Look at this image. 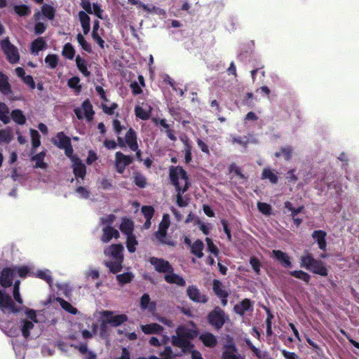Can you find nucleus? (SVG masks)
Here are the masks:
<instances>
[{
    "instance_id": "1",
    "label": "nucleus",
    "mask_w": 359,
    "mask_h": 359,
    "mask_svg": "<svg viewBox=\"0 0 359 359\" xmlns=\"http://www.w3.org/2000/svg\"><path fill=\"white\" fill-rule=\"evenodd\" d=\"M193 328L181 325L176 330V335L172 336L171 343L172 346L182 349L184 353L191 352L194 345L191 340L194 339L198 335V330L194 323L191 322Z\"/></svg>"
},
{
    "instance_id": "2",
    "label": "nucleus",
    "mask_w": 359,
    "mask_h": 359,
    "mask_svg": "<svg viewBox=\"0 0 359 359\" xmlns=\"http://www.w3.org/2000/svg\"><path fill=\"white\" fill-rule=\"evenodd\" d=\"M54 142L58 147L65 149V154L70 158L76 177L83 179L86 174V167L79 158L72 155L73 149L70 140L62 133H60L57 135Z\"/></svg>"
},
{
    "instance_id": "3",
    "label": "nucleus",
    "mask_w": 359,
    "mask_h": 359,
    "mask_svg": "<svg viewBox=\"0 0 359 359\" xmlns=\"http://www.w3.org/2000/svg\"><path fill=\"white\" fill-rule=\"evenodd\" d=\"M124 248L122 244H111L106 247L104 253L109 260L104 261L105 266L109 271L116 274L123 269Z\"/></svg>"
},
{
    "instance_id": "4",
    "label": "nucleus",
    "mask_w": 359,
    "mask_h": 359,
    "mask_svg": "<svg viewBox=\"0 0 359 359\" xmlns=\"http://www.w3.org/2000/svg\"><path fill=\"white\" fill-rule=\"evenodd\" d=\"M299 259L301 267L321 276L325 277L328 275L326 264L322 260L315 259L309 251L305 250Z\"/></svg>"
},
{
    "instance_id": "5",
    "label": "nucleus",
    "mask_w": 359,
    "mask_h": 359,
    "mask_svg": "<svg viewBox=\"0 0 359 359\" xmlns=\"http://www.w3.org/2000/svg\"><path fill=\"white\" fill-rule=\"evenodd\" d=\"M22 311L25 317L20 321V329L22 336L27 339L30 336L32 330H34L35 325L39 323V320L35 310L24 307Z\"/></svg>"
},
{
    "instance_id": "6",
    "label": "nucleus",
    "mask_w": 359,
    "mask_h": 359,
    "mask_svg": "<svg viewBox=\"0 0 359 359\" xmlns=\"http://www.w3.org/2000/svg\"><path fill=\"white\" fill-rule=\"evenodd\" d=\"M207 322L215 330H220L229 320L228 315L219 306H216L210 311L206 317Z\"/></svg>"
},
{
    "instance_id": "7",
    "label": "nucleus",
    "mask_w": 359,
    "mask_h": 359,
    "mask_svg": "<svg viewBox=\"0 0 359 359\" xmlns=\"http://www.w3.org/2000/svg\"><path fill=\"white\" fill-rule=\"evenodd\" d=\"M118 145L121 148L128 147L130 150L135 151L138 148L137 133L133 128H130L125 134V136L117 137Z\"/></svg>"
},
{
    "instance_id": "8",
    "label": "nucleus",
    "mask_w": 359,
    "mask_h": 359,
    "mask_svg": "<svg viewBox=\"0 0 359 359\" xmlns=\"http://www.w3.org/2000/svg\"><path fill=\"white\" fill-rule=\"evenodd\" d=\"M169 174L172 184L175 187L177 190L180 189L179 177H180L182 180H184V182L189 180V177L186 170L181 166H171L170 168Z\"/></svg>"
},
{
    "instance_id": "9",
    "label": "nucleus",
    "mask_w": 359,
    "mask_h": 359,
    "mask_svg": "<svg viewBox=\"0 0 359 359\" xmlns=\"http://www.w3.org/2000/svg\"><path fill=\"white\" fill-rule=\"evenodd\" d=\"M149 263L154 266L158 273L168 274L174 271V269L170 262L163 258L151 257L149 258Z\"/></svg>"
},
{
    "instance_id": "10",
    "label": "nucleus",
    "mask_w": 359,
    "mask_h": 359,
    "mask_svg": "<svg viewBox=\"0 0 359 359\" xmlns=\"http://www.w3.org/2000/svg\"><path fill=\"white\" fill-rule=\"evenodd\" d=\"M133 162V158L129 155H125L121 151L115 154V168L118 173L123 174L126 168Z\"/></svg>"
},
{
    "instance_id": "11",
    "label": "nucleus",
    "mask_w": 359,
    "mask_h": 359,
    "mask_svg": "<svg viewBox=\"0 0 359 359\" xmlns=\"http://www.w3.org/2000/svg\"><path fill=\"white\" fill-rule=\"evenodd\" d=\"M1 45L8 61L11 63H16L20 59L18 49L8 39L3 40Z\"/></svg>"
},
{
    "instance_id": "12",
    "label": "nucleus",
    "mask_w": 359,
    "mask_h": 359,
    "mask_svg": "<svg viewBox=\"0 0 359 359\" xmlns=\"http://www.w3.org/2000/svg\"><path fill=\"white\" fill-rule=\"evenodd\" d=\"M95 90L97 95H100L101 100L103 101L101 103L102 111L108 115L114 114V110L118 107V104L115 102H113L109 107L107 105L105 102H108L109 100L107 98L105 91L102 86H97L95 87Z\"/></svg>"
},
{
    "instance_id": "13",
    "label": "nucleus",
    "mask_w": 359,
    "mask_h": 359,
    "mask_svg": "<svg viewBox=\"0 0 359 359\" xmlns=\"http://www.w3.org/2000/svg\"><path fill=\"white\" fill-rule=\"evenodd\" d=\"M187 294L189 298L194 302L205 304L208 300V297L201 294L195 285H189L187 289Z\"/></svg>"
},
{
    "instance_id": "14",
    "label": "nucleus",
    "mask_w": 359,
    "mask_h": 359,
    "mask_svg": "<svg viewBox=\"0 0 359 359\" xmlns=\"http://www.w3.org/2000/svg\"><path fill=\"white\" fill-rule=\"evenodd\" d=\"M82 6L85 11H80L79 13V20L83 28L84 34H87L89 31V17L90 13V4L88 2H82Z\"/></svg>"
},
{
    "instance_id": "15",
    "label": "nucleus",
    "mask_w": 359,
    "mask_h": 359,
    "mask_svg": "<svg viewBox=\"0 0 359 359\" xmlns=\"http://www.w3.org/2000/svg\"><path fill=\"white\" fill-rule=\"evenodd\" d=\"M103 316L106 318V322L113 327H117L128 320V317L126 314H119L112 316V312L106 311L103 313Z\"/></svg>"
},
{
    "instance_id": "16",
    "label": "nucleus",
    "mask_w": 359,
    "mask_h": 359,
    "mask_svg": "<svg viewBox=\"0 0 359 359\" xmlns=\"http://www.w3.org/2000/svg\"><path fill=\"white\" fill-rule=\"evenodd\" d=\"M0 308L4 312L16 313L20 311L13 304L11 298L0 290Z\"/></svg>"
},
{
    "instance_id": "17",
    "label": "nucleus",
    "mask_w": 359,
    "mask_h": 359,
    "mask_svg": "<svg viewBox=\"0 0 359 359\" xmlns=\"http://www.w3.org/2000/svg\"><path fill=\"white\" fill-rule=\"evenodd\" d=\"M170 225V221L168 215H164L161 222L159 224L158 229L155 232V237L162 243H167L163 238L167 235V230Z\"/></svg>"
},
{
    "instance_id": "18",
    "label": "nucleus",
    "mask_w": 359,
    "mask_h": 359,
    "mask_svg": "<svg viewBox=\"0 0 359 359\" xmlns=\"http://www.w3.org/2000/svg\"><path fill=\"white\" fill-rule=\"evenodd\" d=\"M273 257L278 262V263L283 267L290 269L292 264L289 255L280 250H273L272 251Z\"/></svg>"
},
{
    "instance_id": "19",
    "label": "nucleus",
    "mask_w": 359,
    "mask_h": 359,
    "mask_svg": "<svg viewBox=\"0 0 359 359\" xmlns=\"http://www.w3.org/2000/svg\"><path fill=\"white\" fill-rule=\"evenodd\" d=\"M253 311V302L250 299H244L233 306V311L241 316H244L246 311Z\"/></svg>"
},
{
    "instance_id": "20",
    "label": "nucleus",
    "mask_w": 359,
    "mask_h": 359,
    "mask_svg": "<svg viewBox=\"0 0 359 359\" xmlns=\"http://www.w3.org/2000/svg\"><path fill=\"white\" fill-rule=\"evenodd\" d=\"M199 339L203 344L208 348H214L217 344V337L211 332H205L200 334Z\"/></svg>"
},
{
    "instance_id": "21",
    "label": "nucleus",
    "mask_w": 359,
    "mask_h": 359,
    "mask_svg": "<svg viewBox=\"0 0 359 359\" xmlns=\"http://www.w3.org/2000/svg\"><path fill=\"white\" fill-rule=\"evenodd\" d=\"M326 236L327 233L323 230H315L312 233L313 238L318 243V248L323 251L327 250Z\"/></svg>"
},
{
    "instance_id": "22",
    "label": "nucleus",
    "mask_w": 359,
    "mask_h": 359,
    "mask_svg": "<svg viewBox=\"0 0 359 359\" xmlns=\"http://www.w3.org/2000/svg\"><path fill=\"white\" fill-rule=\"evenodd\" d=\"M15 274V270L12 269H5L2 271L0 277V283L4 287H9L13 282V278Z\"/></svg>"
},
{
    "instance_id": "23",
    "label": "nucleus",
    "mask_w": 359,
    "mask_h": 359,
    "mask_svg": "<svg viewBox=\"0 0 359 359\" xmlns=\"http://www.w3.org/2000/svg\"><path fill=\"white\" fill-rule=\"evenodd\" d=\"M75 114L79 119L86 118L87 121H90V103L88 100H86L81 107L76 108Z\"/></svg>"
},
{
    "instance_id": "24",
    "label": "nucleus",
    "mask_w": 359,
    "mask_h": 359,
    "mask_svg": "<svg viewBox=\"0 0 359 359\" xmlns=\"http://www.w3.org/2000/svg\"><path fill=\"white\" fill-rule=\"evenodd\" d=\"M165 280L170 284H175L180 287L186 285L185 280L180 275L175 273L174 271L165 274L164 276Z\"/></svg>"
},
{
    "instance_id": "25",
    "label": "nucleus",
    "mask_w": 359,
    "mask_h": 359,
    "mask_svg": "<svg viewBox=\"0 0 359 359\" xmlns=\"http://www.w3.org/2000/svg\"><path fill=\"white\" fill-rule=\"evenodd\" d=\"M118 237L119 232L112 226H108L103 229V234L102 236V242L108 243L112 238H118Z\"/></svg>"
},
{
    "instance_id": "26",
    "label": "nucleus",
    "mask_w": 359,
    "mask_h": 359,
    "mask_svg": "<svg viewBox=\"0 0 359 359\" xmlns=\"http://www.w3.org/2000/svg\"><path fill=\"white\" fill-rule=\"evenodd\" d=\"M141 330L146 334H158L163 331L164 328L158 323H154L142 325Z\"/></svg>"
},
{
    "instance_id": "27",
    "label": "nucleus",
    "mask_w": 359,
    "mask_h": 359,
    "mask_svg": "<svg viewBox=\"0 0 359 359\" xmlns=\"http://www.w3.org/2000/svg\"><path fill=\"white\" fill-rule=\"evenodd\" d=\"M119 229L125 235H132L134 229V222L130 219L123 218Z\"/></svg>"
},
{
    "instance_id": "28",
    "label": "nucleus",
    "mask_w": 359,
    "mask_h": 359,
    "mask_svg": "<svg viewBox=\"0 0 359 359\" xmlns=\"http://www.w3.org/2000/svg\"><path fill=\"white\" fill-rule=\"evenodd\" d=\"M224 285L222 282L217 279H214L212 281V290L217 297H225L226 294L229 292L224 289Z\"/></svg>"
},
{
    "instance_id": "29",
    "label": "nucleus",
    "mask_w": 359,
    "mask_h": 359,
    "mask_svg": "<svg viewBox=\"0 0 359 359\" xmlns=\"http://www.w3.org/2000/svg\"><path fill=\"white\" fill-rule=\"evenodd\" d=\"M203 243L201 240H196L191 247V252L198 258H201L203 256Z\"/></svg>"
},
{
    "instance_id": "30",
    "label": "nucleus",
    "mask_w": 359,
    "mask_h": 359,
    "mask_svg": "<svg viewBox=\"0 0 359 359\" xmlns=\"http://www.w3.org/2000/svg\"><path fill=\"white\" fill-rule=\"evenodd\" d=\"M261 178L262 180L268 179L273 184H277L278 182V177L277 175L274 173L270 168H267L263 169Z\"/></svg>"
},
{
    "instance_id": "31",
    "label": "nucleus",
    "mask_w": 359,
    "mask_h": 359,
    "mask_svg": "<svg viewBox=\"0 0 359 359\" xmlns=\"http://www.w3.org/2000/svg\"><path fill=\"white\" fill-rule=\"evenodd\" d=\"M34 19L36 22L34 31L36 34H41L43 33L46 29V26L43 22H40L41 19V13L40 11H37L34 15Z\"/></svg>"
},
{
    "instance_id": "32",
    "label": "nucleus",
    "mask_w": 359,
    "mask_h": 359,
    "mask_svg": "<svg viewBox=\"0 0 359 359\" xmlns=\"http://www.w3.org/2000/svg\"><path fill=\"white\" fill-rule=\"evenodd\" d=\"M75 348L78 349L79 353L83 356V359H90V352L88 351V343L85 342H76L72 345Z\"/></svg>"
},
{
    "instance_id": "33",
    "label": "nucleus",
    "mask_w": 359,
    "mask_h": 359,
    "mask_svg": "<svg viewBox=\"0 0 359 359\" xmlns=\"http://www.w3.org/2000/svg\"><path fill=\"white\" fill-rule=\"evenodd\" d=\"M46 46V41L40 37L34 41L32 43L31 50L32 53L37 54L40 50H43Z\"/></svg>"
},
{
    "instance_id": "34",
    "label": "nucleus",
    "mask_w": 359,
    "mask_h": 359,
    "mask_svg": "<svg viewBox=\"0 0 359 359\" xmlns=\"http://www.w3.org/2000/svg\"><path fill=\"white\" fill-rule=\"evenodd\" d=\"M289 273L291 276L300 279L306 283H309L311 280V276L302 270L291 271Z\"/></svg>"
},
{
    "instance_id": "35",
    "label": "nucleus",
    "mask_w": 359,
    "mask_h": 359,
    "mask_svg": "<svg viewBox=\"0 0 359 359\" xmlns=\"http://www.w3.org/2000/svg\"><path fill=\"white\" fill-rule=\"evenodd\" d=\"M0 90L5 95L11 93V86L8 81V77L0 72Z\"/></svg>"
},
{
    "instance_id": "36",
    "label": "nucleus",
    "mask_w": 359,
    "mask_h": 359,
    "mask_svg": "<svg viewBox=\"0 0 359 359\" xmlns=\"http://www.w3.org/2000/svg\"><path fill=\"white\" fill-rule=\"evenodd\" d=\"M116 280L121 285L130 283L134 278V275L131 272H126L116 275Z\"/></svg>"
},
{
    "instance_id": "37",
    "label": "nucleus",
    "mask_w": 359,
    "mask_h": 359,
    "mask_svg": "<svg viewBox=\"0 0 359 359\" xmlns=\"http://www.w3.org/2000/svg\"><path fill=\"white\" fill-rule=\"evenodd\" d=\"M41 15H43L48 20H53L55 17V10L49 4H44L41 7Z\"/></svg>"
},
{
    "instance_id": "38",
    "label": "nucleus",
    "mask_w": 359,
    "mask_h": 359,
    "mask_svg": "<svg viewBox=\"0 0 359 359\" xmlns=\"http://www.w3.org/2000/svg\"><path fill=\"white\" fill-rule=\"evenodd\" d=\"M0 121L4 122L5 124L8 123L11 121L9 109L6 104L2 102L0 103Z\"/></svg>"
},
{
    "instance_id": "39",
    "label": "nucleus",
    "mask_w": 359,
    "mask_h": 359,
    "mask_svg": "<svg viewBox=\"0 0 359 359\" xmlns=\"http://www.w3.org/2000/svg\"><path fill=\"white\" fill-rule=\"evenodd\" d=\"M133 182L135 184L140 188H144L147 186V178L144 175L139 172H133Z\"/></svg>"
},
{
    "instance_id": "40",
    "label": "nucleus",
    "mask_w": 359,
    "mask_h": 359,
    "mask_svg": "<svg viewBox=\"0 0 359 359\" xmlns=\"http://www.w3.org/2000/svg\"><path fill=\"white\" fill-rule=\"evenodd\" d=\"M11 116L13 120L20 125H23L26 122L25 116L24 115L23 112L20 109L13 110L11 112Z\"/></svg>"
},
{
    "instance_id": "41",
    "label": "nucleus",
    "mask_w": 359,
    "mask_h": 359,
    "mask_svg": "<svg viewBox=\"0 0 359 359\" xmlns=\"http://www.w3.org/2000/svg\"><path fill=\"white\" fill-rule=\"evenodd\" d=\"M142 212L146 219L145 224H147V223H149V225H150L151 219L153 217L154 214V208L150 205H144L142 208Z\"/></svg>"
},
{
    "instance_id": "42",
    "label": "nucleus",
    "mask_w": 359,
    "mask_h": 359,
    "mask_svg": "<svg viewBox=\"0 0 359 359\" xmlns=\"http://www.w3.org/2000/svg\"><path fill=\"white\" fill-rule=\"evenodd\" d=\"M292 149L290 147H282L280 151L275 153V156L279 158L283 156L285 160L289 161L291 158Z\"/></svg>"
},
{
    "instance_id": "43",
    "label": "nucleus",
    "mask_w": 359,
    "mask_h": 359,
    "mask_svg": "<svg viewBox=\"0 0 359 359\" xmlns=\"http://www.w3.org/2000/svg\"><path fill=\"white\" fill-rule=\"evenodd\" d=\"M135 114L137 118H139L143 121H146L149 118L150 115H151V111H146L140 106H136L135 107Z\"/></svg>"
},
{
    "instance_id": "44",
    "label": "nucleus",
    "mask_w": 359,
    "mask_h": 359,
    "mask_svg": "<svg viewBox=\"0 0 359 359\" xmlns=\"http://www.w3.org/2000/svg\"><path fill=\"white\" fill-rule=\"evenodd\" d=\"M284 208L291 212L290 215L292 217H296L299 213L302 212L304 209V207L303 205L299 206L298 208H294L292 203H290V201H285L284 203Z\"/></svg>"
},
{
    "instance_id": "45",
    "label": "nucleus",
    "mask_w": 359,
    "mask_h": 359,
    "mask_svg": "<svg viewBox=\"0 0 359 359\" xmlns=\"http://www.w3.org/2000/svg\"><path fill=\"white\" fill-rule=\"evenodd\" d=\"M138 243L133 234L127 236L126 247L129 252H135L136 250V245Z\"/></svg>"
},
{
    "instance_id": "46",
    "label": "nucleus",
    "mask_w": 359,
    "mask_h": 359,
    "mask_svg": "<svg viewBox=\"0 0 359 359\" xmlns=\"http://www.w3.org/2000/svg\"><path fill=\"white\" fill-rule=\"evenodd\" d=\"M229 173H234L236 176H238L240 179L243 181H246L248 177H245L244 174L241 172V169L235 163H232L229 166Z\"/></svg>"
},
{
    "instance_id": "47",
    "label": "nucleus",
    "mask_w": 359,
    "mask_h": 359,
    "mask_svg": "<svg viewBox=\"0 0 359 359\" xmlns=\"http://www.w3.org/2000/svg\"><path fill=\"white\" fill-rule=\"evenodd\" d=\"M257 209L260 212L266 216H269L272 214V208L269 203L264 202H258Z\"/></svg>"
},
{
    "instance_id": "48",
    "label": "nucleus",
    "mask_w": 359,
    "mask_h": 359,
    "mask_svg": "<svg viewBox=\"0 0 359 359\" xmlns=\"http://www.w3.org/2000/svg\"><path fill=\"white\" fill-rule=\"evenodd\" d=\"M237 350L235 346L223 351L222 359H239L240 355L236 354Z\"/></svg>"
},
{
    "instance_id": "49",
    "label": "nucleus",
    "mask_w": 359,
    "mask_h": 359,
    "mask_svg": "<svg viewBox=\"0 0 359 359\" xmlns=\"http://www.w3.org/2000/svg\"><path fill=\"white\" fill-rule=\"evenodd\" d=\"M13 8L15 13L20 16H27L31 13L30 8L25 5H15Z\"/></svg>"
},
{
    "instance_id": "50",
    "label": "nucleus",
    "mask_w": 359,
    "mask_h": 359,
    "mask_svg": "<svg viewBox=\"0 0 359 359\" xmlns=\"http://www.w3.org/2000/svg\"><path fill=\"white\" fill-rule=\"evenodd\" d=\"M36 277L45 280L47 283H50L52 281L50 272L47 270H38L34 273Z\"/></svg>"
},
{
    "instance_id": "51",
    "label": "nucleus",
    "mask_w": 359,
    "mask_h": 359,
    "mask_svg": "<svg viewBox=\"0 0 359 359\" xmlns=\"http://www.w3.org/2000/svg\"><path fill=\"white\" fill-rule=\"evenodd\" d=\"M13 139L11 130L10 129L0 130V142H10Z\"/></svg>"
},
{
    "instance_id": "52",
    "label": "nucleus",
    "mask_w": 359,
    "mask_h": 359,
    "mask_svg": "<svg viewBox=\"0 0 359 359\" xmlns=\"http://www.w3.org/2000/svg\"><path fill=\"white\" fill-rule=\"evenodd\" d=\"M45 154L41 152L32 158V161L35 162V167L40 168H45L46 164L43 162Z\"/></svg>"
},
{
    "instance_id": "53",
    "label": "nucleus",
    "mask_w": 359,
    "mask_h": 359,
    "mask_svg": "<svg viewBox=\"0 0 359 359\" xmlns=\"http://www.w3.org/2000/svg\"><path fill=\"white\" fill-rule=\"evenodd\" d=\"M30 136L33 148L36 149L41 144L40 135L36 130H30Z\"/></svg>"
},
{
    "instance_id": "54",
    "label": "nucleus",
    "mask_w": 359,
    "mask_h": 359,
    "mask_svg": "<svg viewBox=\"0 0 359 359\" xmlns=\"http://www.w3.org/2000/svg\"><path fill=\"white\" fill-rule=\"evenodd\" d=\"M184 160L187 163H189L192 160L191 154V146L189 143L188 140L184 142Z\"/></svg>"
},
{
    "instance_id": "55",
    "label": "nucleus",
    "mask_w": 359,
    "mask_h": 359,
    "mask_svg": "<svg viewBox=\"0 0 359 359\" xmlns=\"http://www.w3.org/2000/svg\"><path fill=\"white\" fill-rule=\"evenodd\" d=\"M74 49L70 43H66L63 48L62 55L68 58L72 59L74 56Z\"/></svg>"
},
{
    "instance_id": "56",
    "label": "nucleus",
    "mask_w": 359,
    "mask_h": 359,
    "mask_svg": "<svg viewBox=\"0 0 359 359\" xmlns=\"http://www.w3.org/2000/svg\"><path fill=\"white\" fill-rule=\"evenodd\" d=\"M45 62L49 67L53 69L57 65L58 57L56 55H48L45 58Z\"/></svg>"
},
{
    "instance_id": "57",
    "label": "nucleus",
    "mask_w": 359,
    "mask_h": 359,
    "mask_svg": "<svg viewBox=\"0 0 359 359\" xmlns=\"http://www.w3.org/2000/svg\"><path fill=\"white\" fill-rule=\"evenodd\" d=\"M112 128L114 133L118 136H120L122 130L126 129V127L121 123V121L116 118L112 121Z\"/></svg>"
},
{
    "instance_id": "58",
    "label": "nucleus",
    "mask_w": 359,
    "mask_h": 359,
    "mask_svg": "<svg viewBox=\"0 0 359 359\" xmlns=\"http://www.w3.org/2000/svg\"><path fill=\"white\" fill-rule=\"evenodd\" d=\"M250 264L254 270V271L259 274L260 271L261 262L255 256L251 257L250 259Z\"/></svg>"
},
{
    "instance_id": "59",
    "label": "nucleus",
    "mask_w": 359,
    "mask_h": 359,
    "mask_svg": "<svg viewBox=\"0 0 359 359\" xmlns=\"http://www.w3.org/2000/svg\"><path fill=\"white\" fill-rule=\"evenodd\" d=\"M76 65L80 70L85 75H88L87 67L86 65V62L83 60L80 56H77L76 59Z\"/></svg>"
},
{
    "instance_id": "60",
    "label": "nucleus",
    "mask_w": 359,
    "mask_h": 359,
    "mask_svg": "<svg viewBox=\"0 0 359 359\" xmlns=\"http://www.w3.org/2000/svg\"><path fill=\"white\" fill-rule=\"evenodd\" d=\"M68 86L71 88L75 89L76 92L81 91V85L79 84V79L78 77H72L68 81Z\"/></svg>"
},
{
    "instance_id": "61",
    "label": "nucleus",
    "mask_w": 359,
    "mask_h": 359,
    "mask_svg": "<svg viewBox=\"0 0 359 359\" xmlns=\"http://www.w3.org/2000/svg\"><path fill=\"white\" fill-rule=\"evenodd\" d=\"M189 198H183L182 193L180 191L177 192L176 197V203L177 205L180 208L187 207L189 204Z\"/></svg>"
},
{
    "instance_id": "62",
    "label": "nucleus",
    "mask_w": 359,
    "mask_h": 359,
    "mask_svg": "<svg viewBox=\"0 0 359 359\" xmlns=\"http://www.w3.org/2000/svg\"><path fill=\"white\" fill-rule=\"evenodd\" d=\"M103 13H104V11L101 8V7L100 6V5L97 3H93V10L91 9V14H94L95 15L97 18H100V19H104V17H103Z\"/></svg>"
},
{
    "instance_id": "63",
    "label": "nucleus",
    "mask_w": 359,
    "mask_h": 359,
    "mask_svg": "<svg viewBox=\"0 0 359 359\" xmlns=\"http://www.w3.org/2000/svg\"><path fill=\"white\" fill-rule=\"evenodd\" d=\"M20 281H16L13 288V297L17 302L22 304V299L20 294Z\"/></svg>"
},
{
    "instance_id": "64",
    "label": "nucleus",
    "mask_w": 359,
    "mask_h": 359,
    "mask_svg": "<svg viewBox=\"0 0 359 359\" xmlns=\"http://www.w3.org/2000/svg\"><path fill=\"white\" fill-rule=\"evenodd\" d=\"M150 302V297L147 293H144L140 299V305L142 310H145L148 308Z\"/></svg>"
}]
</instances>
